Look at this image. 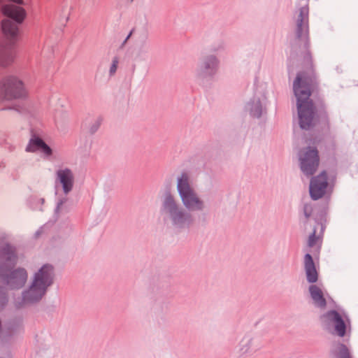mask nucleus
I'll return each instance as SVG.
<instances>
[{"label": "nucleus", "instance_id": "f257e3e1", "mask_svg": "<svg viewBox=\"0 0 358 358\" xmlns=\"http://www.w3.org/2000/svg\"><path fill=\"white\" fill-rule=\"evenodd\" d=\"M176 180L180 200L170 188H166L159 196V213L165 226L177 231H183L194 224L192 213L203 212L207 205L196 192L189 173L182 171Z\"/></svg>", "mask_w": 358, "mask_h": 358}, {"label": "nucleus", "instance_id": "f03ea898", "mask_svg": "<svg viewBox=\"0 0 358 358\" xmlns=\"http://www.w3.org/2000/svg\"><path fill=\"white\" fill-rule=\"evenodd\" d=\"M317 85V78L313 73L308 75L305 71H300L293 83V91L296 98V107L299 126L302 129L308 130L314 126L315 116L322 121H328L326 106L323 101H320L315 106L310 99L311 92Z\"/></svg>", "mask_w": 358, "mask_h": 358}, {"label": "nucleus", "instance_id": "7ed1b4c3", "mask_svg": "<svg viewBox=\"0 0 358 358\" xmlns=\"http://www.w3.org/2000/svg\"><path fill=\"white\" fill-rule=\"evenodd\" d=\"M309 8L308 6L300 8L296 19L294 29L295 42L301 49L303 63L305 67L312 69L313 61L309 38Z\"/></svg>", "mask_w": 358, "mask_h": 358}, {"label": "nucleus", "instance_id": "20e7f679", "mask_svg": "<svg viewBox=\"0 0 358 358\" xmlns=\"http://www.w3.org/2000/svg\"><path fill=\"white\" fill-rule=\"evenodd\" d=\"M220 60L215 54L201 55L194 69V78L197 83L204 87L210 85L219 72Z\"/></svg>", "mask_w": 358, "mask_h": 358}, {"label": "nucleus", "instance_id": "39448f33", "mask_svg": "<svg viewBox=\"0 0 358 358\" xmlns=\"http://www.w3.org/2000/svg\"><path fill=\"white\" fill-rule=\"evenodd\" d=\"M52 267L50 265H44L36 273L30 288L24 293V301L33 303L40 300L45 294L47 287L52 283Z\"/></svg>", "mask_w": 358, "mask_h": 358}, {"label": "nucleus", "instance_id": "423d86ee", "mask_svg": "<svg viewBox=\"0 0 358 358\" xmlns=\"http://www.w3.org/2000/svg\"><path fill=\"white\" fill-rule=\"evenodd\" d=\"M6 260L8 265L0 266V279L7 285L10 289H19L27 281V273L23 268H19L10 272V268L14 265L16 257L11 247L7 248Z\"/></svg>", "mask_w": 358, "mask_h": 358}, {"label": "nucleus", "instance_id": "0eeeda50", "mask_svg": "<svg viewBox=\"0 0 358 358\" xmlns=\"http://www.w3.org/2000/svg\"><path fill=\"white\" fill-rule=\"evenodd\" d=\"M26 95L23 82L17 77L8 76L0 81V101L22 98Z\"/></svg>", "mask_w": 358, "mask_h": 358}, {"label": "nucleus", "instance_id": "6e6552de", "mask_svg": "<svg viewBox=\"0 0 358 358\" xmlns=\"http://www.w3.org/2000/svg\"><path fill=\"white\" fill-rule=\"evenodd\" d=\"M299 166L302 173L306 176H313L320 164V157L316 148L308 146L299 152Z\"/></svg>", "mask_w": 358, "mask_h": 358}, {"label": "nucleus", "instance_id": "1a4fd4ad", "mask_svg": "<svg viewBox=\"0 0 358 358\" xmlns=\"http://www.w3.org/2000/svg\"><path fill=\"white\" fill-rule=\"evenodd\" d=\"M322 327L331 330L334 327L335 334L343 337L346 334V324L338 312L334 310H329L320 316Z\"/></svg>", "mask_w": 358, "mask_h": 358}, {"label": "nucleus", "instance_id": "9d476101", "mask_svg": "<svg viewBox=\"0 0 358 358\" xmlns=\"http://www.w3.org/2000/svg\"><path fill=\"white\" fill-rule=\"evenodd\" d=\"M262 347L260 340L250 335L245 336L239 342L236 358H248L252 356Z\"/></svg>", "mask_w": 358, "mask_h": 358}, {"label": "nucleus", "instance_id": "9b49d317", "mask_svg": "<svg viewBox=\"0 0 358 358\" xmlns=\"http://www.w3.org/2000/svg\"><path fill=\"white\" fill-rule=\"evenodd\" d=\"M150 50L149 36L148 32L142 31L137 35L133 50V57L135 61L144 62L148 59Z\"/></svg>", "mask_w": 358, "mask_h": 358}, {"label": "nucleus", "instance_id": "f8f14e48", "mask_svg": "<svg viewBox=\"0 0 358 358\" xmlns=\"http://www.w3.org/2000/svg\"><path fill=\"white\" fill-rule=\"evenodd\" d=\"M328 186V178L326 171L312 177L310 182L309 192L312 199L316 201L322 198L326 193Z\"/></svg>", "mask_w": 358, "mask_h": 358}, {"label": "nucleus", "instance_id": "ddd939ff", "mask_svg": "<svg viewBox=\"0 0 358 358\" xmlns=\"http://www.w3.org/2000/svg\"><path fill=\"white\" fill-rule=\"evenodd\" d=\"M245 108L250 116L259 118L266 112L265 99L255 96L246 103Z\"/></svg>", "mask_w": 358, "mask_h": 358}, {"label": "nucleus", "instance_id": "4468645a", "mask_svg": "<svg viewBox=\"0 0 358 358\" xmlns=\"http://www.w3.org/2000/svg\"><path fill=\"white\" fill-rule=\"evenodd\" d=\"M57 182L62 187L65 194H68L73 187L74 176L71 169L68 168L61 169L56 172Z\"/></svg>", "mask_w": 358, "mask_h": 358}, {"label": "nucleus", "instance_id": "2eb2a0df", "mask_svg": "<svg viewBox=\"0 0 358 358\" xmlns=\"http://www.w3.org/2000/svg\"><path fill=\"white\" fill-rule=\"evenodd\" d=\"M1 10L5 16L13 20L17 23H22L27 15L22 7L10 3L3 5Z\"/></svg>", "mask_w": 358, "mask_h": 358}, {"label": "nucleus", "instance_id": "dca6fc26", "mask_svg": "<svg viewBox=\"0 0 358 358\" xmlns=\"http://www.w3.org/2000/svg\"><path fill=\"white\" fill-rule=\"evenodd\" d=\"M303 264L307 281L310 283L316 282L318 280V273L311 255L309 253L305 255Z\"/></svg>", "mask_w": 358, "mask_h": 358}, {"label": "nucleus", "instance_id": "f3484780", "mask_svg": "<svg viewBox=\"0 0 358 358\" xmlns=\"http://www.w3.org/2000/svg\"><path fill=\"white\" fill-rule=\"evenodd\" d=\"M308 290L314 306L322 309L324 308L327 306V301L322 289L315 285H311Z\"/></svg>", "mask_w": 358, "mask_h": 358}, {"label": "nucleus", "instance_id": "a211bd4d", "mask_svg": "<svg viewBox=\"0 0 358 358\" xmlns=\"http://www.w3.org/2000/svg\"><path fill=\"white\" fill-rule=\"evenodd\" d=\"M37 150H41L46 156H50L52 153V149L41 138H34L30 140L26 150L34 152Z\"/></svg>", "mask_w": 358, "mask_h": 358}, {"label": "nucleus", "instance_id": "6ab92c4d", "mask_svg": "<svg viewBox=\"0 0 358 358\" xmlns=\"http://www.w3.org/2000/svg\"><path fill=\"white\" fill-rule=\"evenodd\" d=\"M330 358H352L350 349L343 343H335L330 350Z\"/></svg>", "mask_w": 358, "mask_h": 358}, {"label": "nucleus", "instance_id": "aec40b11", "mask_svg": "<svg viewBox=\"0 0 358 358\" xmlns=\"http://www.w3.org/2000/svg\"><path fill=\"white\" fill-rule=\"evenodd\" d=\"M17 22H13L9 19L3 20L1 22V29L6 36L10 39L15 38L18 34V26Z\"/></svg>", "mask_w": 358, "mask_h": 358}, {"label": "nucleus", "instance_id": "412c9836", "mask_svg": "<svg viewBox=\"0 0 358 358\" xmlns=\"http://www.w3.org/2000/svg\"><path fill=\"white\" fill-rule=\"evenodd\" d=\"M13 60V57L10 52H1L0 53V65L2 66H7Z\"/></svg>", "mask_w": 358, "mask_h": 358}, {"label": "nucleus", "instance_id": "4be33fe9", "mask_svg": "<svg viewBox=\"0 0 358 358\" xmlns=\"http://www.w3.org/2000/svg\"><path fill=\"white\" fill-rule=\"evenodd\" d=\"M225 48V43L222 40L214 43L210 47V54H215L223 51Z\"/></svg>", "mask_w": 358, "mask_h": 358}, {"label": "nucleus", "instance_id": "5701e85b", "mask_svg": "<svg viewBox=\"0 0 358 358\" xmlns=\"http://www.w3.org/2000/svg\"><path fill=\"white\" fill-rule=\"evenodd\" d=\"M103 122V117L97 115L94 117L92 124L91 125V134L96 132Z\"/></svg>", "mask_w": 358, "mask_h": 358}, {"label": "nucleus", "instance_id": "b1692460", "mask_svg": "<svg viewBox=\"0 0 358 358\" xmlns=\"http://www.w3.org/2000/svg\"><path fill=\"white\" fill-rule=\"evenodd\" d=\"M313 210V206L311 204H310V203H304L303 204V215L306 220H308L310 217Z\"/></svg>", "mask_w": 358, "mask_h": 358}, {"label": "nucleus", "instance_id": "393cba45", "mask_svg": "<svg viewBox=\"0 0 358 358\" xmlns=\"http://www.w3.org/2000/svg\"><path fill=\"white\" fill-rule=\"evenodd\" d=\"M317 240V238L316 236V230L314 229L313 233L308 237V246L310 248L313 247L315 245Z\"/></svg>", "mask_w": 358, "mask_h": 358}, {"label": "nucleus", "instance_id": "a878e982", "mask_svg": "<svg viewBox=\"0 0 358 358\" xmlns=\"http://www.w3.org/2000/svg\"><path fill=\"white\" fill-rule=\"evenodd\" d=\"M118 63H119L118 58L117 57H113L111 66L110 67V71H109L110 76L114 75L115 73L116 72Z\"/></svg>", "mask_w": 358, "mask_h": 358}, {"label": "nucleus", "instance_id": "bb28decb", "mask_svg": "<svg viewBox=\"0 0 358 358\" xmlns=\"http://www.w3.org/2000/svg\"><path fill=\"white\" fill-rule=\"evenodd\" d=\"M134 29L131 30V31L129 32V34H128V36L126 37V38L124 39V41L122 42V46H124V45L127 43V41H128V40L130 38V37L132 36L133 32H134Z\"/></svg>", "mask_w": 358, "mask_h": 358}, {"label": "nucleus", "instance_id": "cd10ccee", "mask_svg": "<svg viewBox=\"0 0 358 358\" xmlns=\"http://www.w3.org/2000/svg\"><path fill=\"white\" fill-rule=\"evenodd\" d=\"M66 202V199L60 200L57 206V211L59 210L62 205Z\"/></svg>", "mask_w": 358, "mask_h": 358}, {"label": "nucleus", "instance_id": "c85d7f7f", "mask_svg": "<svg viewBox=\"0 0 358 358\" xmlns=\"http://www.w3.org/2000/svg\"><path fill=\"white\" fill-rule=\"evenodd\" d=\"M5 296V289L0 287V300L4 299Z\"/></svg>", "mask_w": 358, "mask_h": 358}, {"label": "nucleus", "instance_id": "c756f323", "mask_svg": "<svg viewBox=\"0 0 358 358\" xmlns=\"http://www.w3.org/2000/svg\"><path fill=\"white\" fill-rule=\"evenodd\" d=\"M105 215H106V213L99 216V222H96V224H99V222H101L103 220Z\"/></svg>", "mask_w": 358, "mask_h": 358}, {"label": "nucleus", "instance_id": "7c9ffc66", "mask_svg": "<svg viewBox=\"0 0 358 358\" xmlns=\"http://www.w3.org/2000/svg\"><path fill=\"white\" fill-rule=\"evenodd\" d=\"M130 1H131V2H132L134 0H130Z\"/></svg>", "mask_w": 358, "mask_h": 358}]
</instances>
